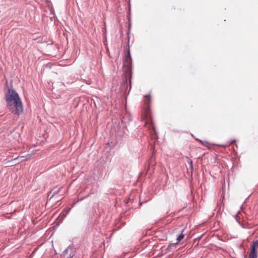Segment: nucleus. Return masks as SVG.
<instances>
[{
    "label": "nucleus",
    "instance_id": "nucleus-1",
    "mask_svg": "<svg viewBox=\"0 0 258 258\" xmlns=\"http://www.w3.org/2000/svg\"><path fill=\"white\" fill-rule=\"evenodd\" d=\"M5 99L8 109L13 114L20 115L23 111L22 102L18 93L9 88L5 94Z\"/></svg>",
    "mask_w": 258,
    "mask_h": 258
},
{
    "label": "nucleus",
    "instance_id": "nucleus-2",
    "mask_svg": "<svg viewBox=\"0 0 258 258\" xmlns=\"http://www.w3.org/2000/svg\"><path fill=\"white\" fill-rule=\"evenodd\" d=\"M125 58L123 62V69L124 72V74L125 75V79H123V84H127V76L130 77V90L131 89V79L132 76V59L130 53V50H128L125 54Z\"/></svg>",
    "mask_w": 258,
    "mask_h": 258
},
{
    "label": "nucleus",
    "instance_id": "nucleus-3",
    "mask_svg": "<svg viewBox=\"0 0 258 258\" xmlns=\"http://www.w3.org/2000/svg\"><path fill=\"white\" fill-rule=\"evenodd\" d=\"M257 252L256 249L251 248L248 258H257Z\"/></svg>",
    "mask_w": 258,
    "mask_h": 258
},
{
    "label": "nucleus",
    "instance_id": "nucleus-4",
    "mask_svg": "<svg viewBox=\"0 0 258 258\" xmlns=\"http://www.w3.org/2000/svg\"><path fill=\"white\" fill-rule=\"evenodd\" d=\"M145 97L146 98L145 102V104L147 105V110H146V112H147V113H148V110L150 109V103L151 102L150 95L149 94L145 96Z\"/></svg>",
    "mask_w": 258,
    "mask_h": 258
},
{
    "label": "nucleus",
    "instance_id": "nucleus-5",
    "mask_svg": "<svg viewBox=\"0 0 258 258\" xmlns=\"http://www.w3.org/2000/svg\"><path fill=\"white\" fill-rule=\"evenodd\" d=\"M184 229L182 230L181 233L176 238V243L179 242L184 237V234H183Z\"/></svg>",
    "mask_w": 258,
    "mask_h": 258
},
{
    "label": "nucleus",
    "instance_id": "nucleus-6",
    "mask_svg": "<svg viewBox=\"0 0 258 258\" xmlns=\"http://www.w3.org/2000/svg\"><path fill=\"white\" fill-rule=\"evenodd\" d=\"M188 163L189 165V168L190 169V172H191V174H192V171H193V165H192V161L190 159H189V160L188 161Z\"/></svg>",
    "mask_w": 258,
    "mask_h": 258
},
{
    "label": "nucleus",
    "instance_id": "nucleus-7",
    "mask_svg": "<svg viewBox=\"0 0 258 258\" xmlns=\"http://www.w3.org/2000/svg\"><path fill=\"white\" fill-rule=\"evenodd\" d=\"M61 189V187H59L58 190H57L56 191H55L53 192V194H52V195L50 197L49 200H50L51 199H52L55 195L58 194L59 192V191H60Z\"/></svg>",
    "mask_w": 258,
    "mask_h": 258
},
{
    "label": "nucleus",
    "instance_id": "nucleus-8",
    "mask_svg": "<svg viewBox=\"0 0 258 258\" xmlns=\"http://www.w3.org/2000/svg\"><path fill=\"white\" fill-rule=\"evenodd\" d=\"M257 247H258V241L257 240H255V241L253 242L252 246V247L251 248H254V249H256V248Z\"/></svg>",
    "mask_w": 258,
    "mask_h": 258
},
{
    "label": "nucleus",
    "instance_id": "nucleus-9",
    "mask_svg": "<svg viewBox=\"0 0 258 258\" xmlns=\"http://www.w3.org/2000/svg\"><path fill=\"white\" fill-rule=\"evenodd\" d=\"M74 255L75 251L74 250H72V251H71V252L70 253L69 256L67 257V258H73Z\"/></svg>",
    "mask_w": 258,
    "mask_h": 258
},
{
    "label": "nucleus",
    "instance_id": "nucleus-10",
    "mask_svg": "<svg viewBox=\"0 0 258 258\" xmlns=\"http://www.w3.org/2000/svg\"><path fill=\"white\" fill-rule=\"evenodd\" d=\"M70 249L72 250H73L72 248H70L69 247L64 249V250L63 251V254L67 253L69 251V249Z\"/></svg>",
    "mask_w": 258,
    "mask_h": 258
},
{
    "label": "nucleus",
    "instance_id": "nucleus-11",
    "mask_svg": "<svg viewBox=\"0 0 258 258\" xmlns=\"http://www.w3.org/2000/svg\"><path fill=\"white\" fill-rule=\"evenodd\" d=\"M175 245V244H171L170 245H169L167 248H166V250L167 251H169L170 249H171V247L172 246H174Z\"/></svg>",
    "mask_w": 258,
    "mask_h": 258
},
{
    "label": "nucleus",
    "instance_id": "nucleus-12",
    "mask_svg": "<svg viewBox=\"0 0 258 258\" xmlns=\"http://www.w3.org/2000/svg\"><path fill=\"white\" fill-rule=\"evenodd\" d=\"M197 140H198L200 142H202V141L201 140H199V139H197Z\"/></svg>",
    "mask_w": 258,
    "mask_h": 258
},
{
    "label": "nucleus",
    "instance_id": "nucleus-13",
    "mask_svg": "<svg viewBox=\"0 0 258 258\" xmlns=\"http://www.w3.org/2000/svg\"><path fill=\"white\" fill-rule=\"evenodd\" d=\"M128 4L130 5V0H128Z\"/></svg>",
    "mask_w": 258,
    "mask_h": 258
},
{
    "label": "nucleus",
    "instance_id": "nucleus-14",
    "mask_svg": "<svg viewBox=\"0 0 258 258\" xmlns=\"http://www.w3.org/2000/svg\"><path fill=\"white\" fill-rule=\"evenodd\" d=\"M234 142H235V140H233V141H232L231 143H233Z\"/></svg>",
    "mask_w": 258,
    "mask_h": 258
},
{
    "label": "nucleus",
    "instance_id": "nucleus-15",
    "mask_svg": "<svg viewBox=\"0 0 258 258\" xmlns=\"http://www.w3.org/2000/svg\"><path fill=\"white\" fill-rule=\"evenodd\" d=\"M205 143H207V144H208V143L206 141H205Z\"/></svg>",
    "mask_w": 258,
    "mask_h": 258
}]
</instances>
